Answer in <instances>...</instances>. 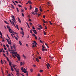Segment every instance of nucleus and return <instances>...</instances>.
Instances as JSON below:
<instances>
[{
  "mask_svg": "<svg viewBox=\"0 0 76 76\" xmlns=\"http://www.w3.org/2000/svg\"><path fill=\"white\" fill-rule=\"evenodd\" d=\"M10 22L11 23L12 25H14L15 26V27H16V26H15V24H14V22H13L12 21V20H9Z\"/></svg>",
  "mask_w": 76,
  "mask_h": 76,
  "instance_id": "7ed1b4c3",
  "label": "nucleus"
},
{
  "mask_svg": "<svg viewBox=\"0 0 76 76\" xmlns=\"http://www.w3.org/2000/svg\"><path fill=\"white\" fill-rule=\"evenodd\" d=\"M23 57H24V58H25V59H26V56H25V55H23Z\"/></svg>",
  "mask_w": 76,
  "mask_h": 76,
  "instance_id": "f3484780",
  "label": "nucleus"
},
{
  "mask_svg": "<svg viewBox=\"0 0 76 76\" xmlns=\"http://www.w3.org/2000/svg\"><path fill=\"white\" fill-rule=\"evenodd\" d=\"M9 31L10 32V33H11L12 34V33H13V32H14L13 30H12V29L11 28H9Z\"/></svg>",
  "mask_w": 76,
  "mask_h": 76,
  "instance_id": "20e7f679",
  "label": "nucleus"
},
{
  "mask_svg": "<svg viewBox=\"0 0 76 76\" xmlns=\"http://www.w3.org/2000/svg\"><path fill=\"white\" fill-rule=\"evenodd\" d=\"M22 72H24V73H26L27 71H22Z\"/></svg>",
  "mask_w": 76,
  "mask_h": 76,
  "instance_id": "b1692460",
  "label": "nucleus"
},
{
  "mask_svg": "<svg viewBox=\"0 0 76 76\" xmlns=\"http://www.w3.org/2000/svg\"><path fill=\"white\" fill-rule=\"evenodd\" d=\"M12 3H14V4L15 5V6H16V4L15 3V2H14V1H12Z\"/></svg>",
  "mask_w": 76,
  "mask_h": 76,
  "instance_id": "79ce46f5",
  "label": "nucleus"
},
{
  "mask_svg": "<svg viewBox=\"0 0 76 76\" xmlns=\"http://www.w3.org/2000/svg\"><path fill=\"white\" fill-rule=\"evenodd\" d=\"M38 12V10H35V11L34 12Z\"/></svg>",
  "mask_w": 76,
  "mask_h": 76,
  "instance_id": "5fc2aeb1",
  "label": "nucleus"
},
{
  "mask_svg": "<svg viewBox=\"0 0 76 76\" xmlns=\"http://www.w3.org/2000/svg\"><path fill=\"white\" fill-rule=\"evenodd\" d=\"M18 20L19 22H20V23H21V21H20V19H19V18H18Z\"/></svg>",
  "mask_w": 76,
  "mask_h": 76,
  "instance_id": "ddd939ff",
  "label": "nucleus"
},
{
  "mask_svg": "<svg viewBox=\"0 0 76 76\" xmlns=\"http://www.w3.org/2000/svg\"><path fill=\"white\" fill-rule=\"evenodd\" d=\"M36 60L37 62H38L39 61V59L38 58H36Z\"/></svg>",
  "mask_w": 76,
  "mask_h": 76,
  "instance_id": "aec40b11",
  "label": "nucleus"
},
{
  "mask_svg": "<svg viewBox=\"0 0 76 76\" xmlns=\"http://www.w3.org/2000/svg\"><path fill=\"white\" fill-rule=\"evenodd\" d=\"M21 12H23V10H22V9Z\"/></svg>",
  "mask_w": 76,
  "mask_h": 76,
  "instance_id": "774afa93",
  "label": "nucleus"
},
{
  "mask_svg": "<svg viewBox=\"0 0 76 76\" xmlns=\"http://www.w3.org/2000/svg\"><path fill=\"white\" fill-rule=\"evenodd\" d=\"M33 36H34V37H35V35L34 34H32Z\"/></svg>",
  "mask_w": 76,
  "mask_h": 76,
  "instance_id": "4d7b16f0",
  "label": "nucleus"
},
{
  "mask_svg": "<svg viewBox=\"0 0 76 76\" xmlns=\"http://www.w3.org/2000/svg\"><path fill=\"white\" fill-rule=\"evenodd\" d=\"M29 21H31L32 20L30 18H29Z\"/></svg>",
  "mask_w": 76,
  "mask_h": 76,
  "instance_id": "e2e57ef3",
  "label": "nucleus"
},
{
  "mask_svg": "<svg viewBox=\"0 0 76 76\" xmlns=\"http://www.w3.org/2000/svg\"><path fill=\"white\" fill-rule=\"evenodd\" d=\"M4 22L5 23H6L7 24V25H9V23L7 22V21H4Z\"/></svg>",
  "mask_w": 76,
  "mask_h": 76,
  "instance_id": "dca6fc26",
  "label": "nucleus"
},
{
  "mask_svg": "<svg viewBox=\"0 0 76 76\" xmlns=\"http://www.w3.org/2000/svg\"><path fill=\"white\" fill-rule=\"evenodd\" d=\"M19 69H15V71H16V72H17V74H19Z\"/></svg>",
  "mask_w": 76,
  "mask_h": 76,
  "instance_id": "1a4fd4ad",
  "label": "nucleus"
},
{
  "mask_svg": "<svg viewBox=\"0 0 76 76\" xmlns=\"http://www.w3.org/2000/svg\"><path fill=\"white\" fill-rule=\"evenodd\" d=\"M34 43H35V44L37 45V42H36L35 41H34Z\"/></svg>",
  "mask_w": 76,
  "mask_h": 76,
  "instance_id": "7c9ffc66",
  "label": "nucleus"
},
{
  "mask_svg": "<svg viewBox=\"0 0 76 76\" xmlns=\"http://www.w3.org/2000/svg\"><path fill=\"white\" fill-rule=\"evenodd\" d=\"M39 60H41V56H39Z\"/></svg>",
  "mask_w": 76,
  "mask_h": 76,
  "instance_id": "c9c22d12",
  "label": "nucleus"
},
{
  "mask_svg": "<svg viewBox=\"0 0 76 76\" xmlns=\"http://www.w3.org/2000/svg\"><path fill=\"white\" fill-rule=\"evenodd\" d=\"M21 28V31H23V28H22V27H20Z\"/></svg>",
  "mask_w": 76,
  "mask_h": 76,
  "instance_id": "13d9d810",
  "label": "nucleus"
},
{
  "mask_svg": "<svg viewBox=\"0 0 76 76\" xmlns=\"http://www.w3.org/2000/svg\"><path fill=\"white\" fill-rule=\"evenodd\" d=\"M26 69H25V68H24L23 69V71H26Z\"/></svg>",
  "mask_w": 76,
  "mask_h": 76,
  "instance_id": "680f3d73",
  "label": "nucleus"
},
{
  "mask_svg": "<svg viewBox=\"0 0 76 76\" xmlns=\"http://www.w3.org/2000/svg\"><path fill=\"white\" fill-rule=\"evenodd\" d=\"M12 53L13 54H15V55H17V54H17V52H12Z\"/></svg>",
  "mask_w": 76,
  "mask_h": 76,
  "instance_id": "0eeeda50",
  "label": "nucleus"
},
{
  "mask_svg": "<svg viewBox=\"0 0 76 76\" xmlns=\"http://www.w3.org/2000/svg\"><path fill=\"white\" fill-rule=\"evenodd\" d=\"M11 70L12 72H13V71H14V69H13V68H12V67H11Z\"/></svg>",
  "mask_w": 76,
  "mask_h": 76,
  "instance_id": "c85d7f7f",
  "label": "nucleus"
},
{
  "mask_svg": "<svg viewBox=\"0 0 76 76\" xmlns=\"http://www.w3.org/2000/svg\"><path fill=\"white\" fill-rule=\"evenodd\" d=\"M1 52H2V50L0 49V53Z\"/></svg>",
  "mask_w": 76,
  "mask_h": 76,
  "instance_id": "864d4df0",
  "label": "nucleus"
},
{
  "mask_svg": "<svg viewBox=\"0 0 76 76\" xmlns=\"http://www.w3.org/2000/svg\"><path fill=\"white\" fill-rule=\"evenodd\" d=\"M45 45H46V46H47V47H48V48H49V47H48V45H47V43H45Z\"/></svg>",
  "mask_w": 76,
  "mask_h": 76,
  "instance_id": "473e14b6",
  "label": "nucleus"
},
{
  "mask_svg": "<svg viewBox=\"0 0 76 76\" xmlns=\"http://www.w3.org/2000/svg\"><path fill=\"white\" fill-rule=\"evenodd\" d=\"M21 70L22 71H22H24L23 70V67H22L21 69Z\"/></svg>",
  "mask_w": 76,
  "mask_h": 76,
  "instance_id": "a878e982",
  "label": "nucleus"
},
{
  "mask_svg": "<svg viewBox=\"0 0 76 76\" xmlns=\"http://www.w3.org/2000/svg\"><path fill=\"white\" fill-rule=\"evenodd\" d=\"M30 9L31 10V9H32V7H31V5H30Z\"/></svg>",
  "mask_w": 76,
  "mask_h": 76,
  "instance_id": "ea45409f",
  "label": "nucleus"
},
{
  "mask_svg": "<svg viewBox=\"0 0 76 76\" xmlns=\"http://www.w3.org/2000/svg\"><path fill=\"white\" fill-rule=\"evenodd\" d=\"M42 20L43 22H44V23H46V22H45V20L44 19H43Z\"/></svg>",
  "mask_w": 76,
  "mask_h": 76,
  "instance_id": "a211bd4d",
  "label": "nucleus"
},
{
  "mask_svg": "<svg viewBox=\"0 0 76 76\" xmlns=\"http://www.w3.org/2000/svg\"><path fill=\"white\" fill-rule=\"evenodd\" d=\"M32 44H33V45H35V47H37V45H36V44L34 43H32Z\"/></svg>",
  "mask_w": 76,
  "mask_h": 76,
  "instance_id": "2f4dec72",
  "label": "nucleus"
},
{
  "mask_svg": "<svg viewBox=\"0 0 76 76\" xmlns=\"http://www.w3.org/2000/svg\"><path fill=\"white\" fill-rule=\"evenodd\" d=\"M46 66H47V67L48 69H49V67H50V65L48 63V64H46Z\"/></svg>",
  "mask_w": 76,
  "mask_h": 76,
  "instance_id": "423d86ee",
  "label": "nucleus"
},
{
  "mask_svg": "<svg viewBox=\"0 0 76 76\" xmlns=\"http://www.w3.org/2000/svg\"><path fill=\"white\" fill-rule=\"evenodd\" d=\"M7 76H11V75H10V74H9L8 75H7Z\"/></svg>",
  "mask_w": 76,
  "mask_h": 76,
  "instance_id": "69168bd1",
  "label": "nucleus"
},
{
  "mask_svg": "<svg viewBox=\"0 0 76 76\" xmlns=\"http://www.w3.org/2000/svg\"><path fill=\"white\" fill-rule=\"evenodd\" d=\"M35 29H31V31H33V32H34V31H35Z\"/></svg>",
  "mask_w": 76,
  "mask_h": 76,
  "instance_id": "de8ad7c7",
  "label": "nucleus"
},
{
  "mask_svg": "<svg viewBox=\"0 0 76 76\" xmlns=\"http://www.w3.org/2000/svg\"><path fill=\"white\" fill-rule=\"evenodd\" d=\"M20 65H22V64H23V62H20Z\"/></svg>",
  "mask_w": 76,
  "mask_h": 76,
  "instance_id": "a18cd8bd",
  "label": "nucleus"
},
{
  "mask_svg": "<svg viewBox=\"0 0 76 76\" xmlns=\"http://www.w3.org/2000/svg\"><path fill=\"white\" fill-rule=\"evenodd\" d=\"M21 34H22V35H24V32H23V31H22V32L21 33Z\"/></svg>",
  "mask_w": 76,
  "mask_h": 76,
  "instance_id": "bb28decb",
  "label": "nucleus"
},
{
  "mask_svg": "<svg viewBox=\"0 0 76 76\" xmlns=\"http://www.w3.org/2000/svg\"><path fill=\"white\" fill-rule=\"evenodd\" d=\"M45 28L46 29H47V27L46 26H45Z\"/></svg>",
  "mask_w": 76,
  "mask_h": 76,
  "instance_id": "0e129e2a",
  "label": "nucleus"
},
{
  "mask_svg": "<svg viewBox=\"0 0 76 76\" xmlns=\"http://www.w3.org/2000/svg\"><path fill=\"white\" fill-rule=\"evenodd\" d=\"M32 29H35V28H34V26L32 27Z\"/></svg>",
  "mask_w": 76,
  "mask_h": 76,
  "instance_id": "6e6d98bb",
  "label": "nucleus"
},
{
  "mask_svg": "<svg viewBox=\"0 0 76 76\" xmlns=\"http://www.w3.org/2000/svg\"><path fill=\"white\" fill-rule=\"evenodd\" d=\"M12 66L13 67H15V66H16L15 65H13V64H12Z\"/></svg>",
  "mask_w": 76,
  "mask_h": 76,
  "instance_id": "a19ab883",
  "label": "nucleus"
},
{
  "mask_svg": "<svg viewBox=\"0 0 76 76\" xmlns=\"http://www.w3.org/2000/svg\"><path fill=\"white\" fill-rule=\"evenodd\" d=\"M11 34H12V35H15V33H14V31H13V32H12V33Z\"/></svg>",
  "mask_w": 76,
  "mask_h": 76,
  "instance_id": "bf43d9fd",
  "label": "nucleus"
},
{
  "mask_svg": "<svg viewBox=\"0 0 76 76\" xmlns=\"http://www.w3.org/2000/svg\"><path fill=\"white\" fill-rule=\"evenodd\" d=\"M44 35H46V33H45V31H44Z\"/></svg>",
  "mask_w": 76,
  "mask_h": 76,
  "instance_id": "09e8293b",
  "label": "nucleus"
},
{
  "mask_svg": "<svg viewBox=\"0 0 76 76\" xmlns=\"http://www.w3.org/2000/svg\"><path fill=\"white\" fill-rule=\"evenodd\" d=\"M42 47L43 48H45V47L44 46H43V45H42Z\"/></svg>",
  "mask_w": 76,
  "mask_h": 76,
  "instance_id": "cd10ccee",
  "label": "nucleus"
},
{
  "mask_svg": "<svg viewBox=\"0 0 76 76\" xmlns=\"http://www.w3.org/2000/svg\"><path fill=\"white\" fill-rule=\"evenodd\" d=\"M34 34H37V31H36V30H35V31H34Z\"/></svg>",
  "mask_w": 76,
  "mask_h": 76,
  "instance_id": "2eb2a0df",
  "label": "nucleus"
},
{
  "mask_svg": "<svg viewBox=\"0 0 76 76\" xmlns=\"http://www.w3.org/2000/svg\"><path fill=\"white\" fill-rule=\"evenodd\" d=\"M30 71H31V72H32L33 71V69H31Z\"/></svg>",
  "mask_w": 76,
  "mask_h": 76,
  "instance_id": "e433bc0d",
  "label": "nucleus"
},
{
  "mask_svg": "<svg viewBox=\"0 0 76 76\" xmlns=\"http://www.w3.org/2000/svg\"><path fill=\"white\" fill-rule=\"evenodd\" d=\"M14 37H15V39H16V40H18V38L17 37H15V36H14Z\"/></svg>",
  "mask_w": 76,
  "mask_h": 76,
  "instance_id": "393cba45",
  "label": "nucleus"
},
{
  "mask_svg": "<svg viewBox=\"0 0 76 76\" xmlns=\"http://www.w3.org/2000/svg\"><path fill=\"white\" fill-rule=\"evenodd\" d=\"M45 48H42V51H45Z\"/></svg>",
  "mask_w": 76,
  "mask_h": 76,
  "instance_id": "c756f323",
  "label": "nucleus"
},
{
  "mask_svg": "<svg viewBox=\"0 0 76 76\" xmlns=\"http://www.w3.org/2000/svg\"><path fill=\"white\" fill-rule=\"evenodd\" d=\"M40 42H41V43H42H42H43L42 41H41V40H40Z\"/></svg>",
  "mask_w": 76,
  "mask_h": 76,
  "instance_id": "72a5a7b5",
  "label": "nucleus"
},
{
  "mask_svg": "<svg viewBox=\"0 0 76 76\" xmlns=\"http://www.w3.org/2000/svg\"><path fill=\"white\" fill-rule=\"evenodd\" d=\"M27 26L28 28H30V27L29 26V24H27Z\"/></svg>",
  "mask_w": 76,
  "mask_h": 76,
  "instance_id": "c03bdc74",
  "label": "nucleus"
},
{
  "mask_svg": "<svg viewBox=\"0 0 76 76\" xmlns=\"http://www.w3.org/2000/svg\"><path fill=\"white\" fill-rule=\"evenodd\" d=\"M7 58V60L8 61H9V58H8L7 57L6 58Z\"/></svg>",
  "mask_w": 76,
  "mask_h": 76,
  "instance_id": "37998d69",
  "label": "nucleus"
},
{
  "mask_svg": "<svg viewBox=\"0 0 76 76\" xmlns=\"http://www.w3.org/2000/svg\"><path fill=\"white\" fill-rule=\"evenodd\" d=\"M12 47L13 48H14V49H15V48H16V47H15V45H13V46Z\"/></svg>",
  "mask_w": 76,
  "mask_h": 76,
  "instance_id": "412c9836",
  "label": "nucleus"
},
{
  "mask_svg": "<svg viewBox=\"0 0 76 76\" xmlns=\"http://www.w3.org/2000/svg\"><path fill=\"white\" fill-rule=\"evenodd\" d=\"M28 3H29L30 4H32V2H31V1H28Z\"/></svg>",
  "mask_w": 76,
  "mask_h": 76,
  "instance_id": "4468645a",
  "label": "nucleus"
},
{
  "mask_svg": "<svg viewBox=\"0 0 76 76\" xmlns=\"http://www.w3.org/2000/svg\"><path fill=\"white\" fill-rule=\"evenodd\" d=\"M16 9H17V10L18 11V12H19V10H18V8H16Z\"/></svg>",
  "mask_w": 76,
  "mask_h": 76,
  "instance_id": "49530a36",
  "label": "nucleus"
},
{
  "mask_svg": "<svg viewBox=\"0 0 76 76\" xmlns=\"http://www.w3.org/2000/svg\"><path fill=\"white\" fill-rule=\"evenodd\" d=\"M43 18H45V15H43Z\"/></svg>",
  "mask_w": 76,
  "mask_h": 76,
  "instance_id": "338daca9",
  "label": "nucleus"
},
{
  "mask_svg": "<svg viewBox=\"0 0 76 76\" xmlns=\"http://www.w3.org/2000/svg\"><path fill=\"white\" fill-rule=\"evenodd\" d=\"M9 64L10 66H11V67H12V63H11V62L9 61Z\"/></svg>",
  "mask_w": 76,
  "mask_h": 76,
  "instance_id": "9d476101",
  "label": "nucleus"
},
{
  "mask_svg": "<svg viewBox=\"0 0 76 76\" xmlns=\"http://www.w3.org/2000/svg\"><path fill=\"white\" fill-rule=\"evenodd\" d=\"M7 42L9 44H11V41H8Z\"/></svg>",
  "mask_w": 76,
  "mask_h": 76,
  "instance_id": "f8f14e48",
  "label": "nucleus"
},
{
  "mask_svg": "<svg viewBox=\"0 0 76 76\" xmlns=\"http://www.w3.org/2000/svg\"><path fill=\"white\" fill-rule=\"evenodd\" d=\"M22 16L23 17H24V14H23V13H22Z\"/></svg>",
  "mask_w": 76,
  "mask_h": 76,
  "instance_id": "3c124183",
  "label": "nucleus"
},
{
  "mask_svg": "<svg viewBox=\"0 0 76 76\" xmlns=\"http://www.w3.org/2000/svg\"><path fill=\"white\" fill-rule=\"evenodd\" d=\"M11 18L12 19V20L14 22H15V21H16V20H15V17L13 15H12L11 16Z\"/></svg>",
  "mask_w": 76,
  "mask_h": 76,
  "instance_id": "f03ea898",
  "label": "nucleus"
},
{
  "mask_svg": "<svg viewBox=\"0 0 76 76\" xmlns=\"http://www.w3.org/2000/svg\"><path fill=\"white\" fill-rule=\"evenodd\" d=\"M15 56L16 57H17V58H18V60H19V61H20V58L19 55V54H17V55H15Z\"/></svg>",
  "mask_w": 76,
  "mask_h": 76,
  "instance_id": "f257e3e1",
  "label": "nucleus"
},
{
  "mask_svg": "<svg viewBox=\"0 0 76 76\" xmlns=\"http://www.w3.org/2000/svg\"><path fill=\"white\" fill-rule=\"evenodd\" d=\"M39 28H38V29H39V30H41V29H42V26H41V25H40L39 26Z\"/></svg>",
  "mask_w": 76,
  "mask_h": 76,
  "instance_id": "39448f33",
  "label": "nucleus"
},
{
  "mask_svg": "<svg viewBox=\"0 0 76 76\" xmlns=\"http://www.w3.org/2000/svg\"><path fill=\"white\" fill-rule=\"evenodd\" d=\"M1 63L2 64H3V61L2 60H1Z\"/></svg>",
  "mask_w": 76,
  "mask_h": 76,
  "instance_id": "5701e85b",
  "label": "nucleus"
},
{
  "mask_svg": "<svg viewBox=\"0 0 76 76\" xmlns=\"http://www.w3.org/2000/svg\"><path fill=\"white\" fill-rule=\"evenodd\" d=\"M33 66L35 67H37V66L35 65H33Z\"/></svg>",
  "mask_w": 76,
  "mask_h": 76,
  "instance_id": "603ef678",
  "label": "nucleus"
},
{
  "mask_svg": "<svg viewBox=\"0 0 76 76\" xmlns=\"http://www.w3.org/2000/svg\"><path fill=\"white\" fill-rule=\"evenodd\" d=\"M7 28L8 29H9V28H10V27H9V26H7Z\"/></svg>",
  "mask_w": 76,
  "mask_h": 76,
  "instance_id": "58836bf2",
  "label": "nucleus"
},
{
  "mask_svg": "<svg viewBox=\"0 0 76 76\" xmlns=\"http://www.w3.org/2000/svg\"><path fill=\"white\" fill-rule=\"evenodd\" d=\"M15 2L16 3H17V4H18V3H19V2L16 1H15Z\"/></svg>",
  "mask_w": 76,
  "mask_h": 76,
  "instance_id": "4c0bfd02",
  "label": "nucleus"
},
{
  "mask_svg": "<svg viewBox=\"0 0 76 76\" xmlns=\"http://www.w3.org/2000/svg\"><path fill=\"white\" fill-rule=\"evenodd\" d=\"M43 72V70H41H41H40V72Z\"/></svg>",
  "mask_w": 76,
  "mask_h": 76,
  "instance_id": "8fccbe9b",
  "label": "nucleus"
},
{
  "mask_svg": "<svg viewBox=\"0 0 76 76\" xmlns=\"http://www.w3.org/2000/svg\"><path fill=\"white\" fill-rule=\"evenodd\" d=\"M3 55L4 56V57H5L6 58H7V56H6V55H5V54H4V53H3Z\"/></svg>",
  "mask_w": 76,
  "mask_h": 76,
  "instance_id": "4be33fe9",
  "label": "nucleus"
},
{
  "mask_svg": "<svg viewBox=\"0 0 76 76\" xmlns=\"http://www.w3.org/2000/svg\"><path fill=\"white\" fill-rule=\"evenodd\" d=\"M0 35H1V38H3V39H4V38L2 37H3V35L2 34V33H1V31H0Z\"/></svg>",
  "mask_w": 76,
  "mask_h": 76,
  "instance_id": "6e6552de",
  "label": "nucleus"
},
{
  "mask_svg": "<svg viewBox=\"0 0 76 76\" xmlns=\"http://www.w3.org/2000/svg\"><path fill=\"white\" fill-rule=\"evenodd\" d=\"M19 44L20 45H22V43L20 42V41H19Z\"/></svg>",
  "mask_w": 76,
  "mask_h": 76,
  "instance_id": "6ab92c4d",
  "label": "nucleus"
},
{
  "mask_svg": "<svg viewBox=\"0 0 76 76\" xmlns=\"http://www.w3.org/2000/svg\"><path fill=\"white\" fill-rule=\"evenodd\" d=\"M41 15V13H40L38 15V16H40V15Z\"/></svg>",
  "mask_w": 76,
  "mask_h": 76,
  "instance_id": "052dcab7",
  "label": "nucleus"
},
{
  "mask_svg": "<svg viewBox=\"0 0 76 76\" xmlns=\"http://www.w3.org/2000/svg\"><path fill=\"white\" fill-rule=\"evenodd\" d=\"M11 5L12 6V8L14 9H15V7H14V6L13 5V4H11Z\"/></svg>",
  "mask_w": 76,
  "mask_h": 76,
  "instance_id": "9b49d317",
  "label": "nucleus"
},
{
  "mask_svg": "<svg viewBox=\"0 0 76 76\" xmlns=\"http://www.w3.org/2000/svg\"><path fill=\"white\" fill-rule=\"evenodd\" d=\"M16 28H17L19 30V28H18V25H16Z\"/></svg>",
  "mask_w": 76,
  "mask_h": 76,
  "instance_id": "f704fd0d",
  "label": "nucleus"
}]
</instances>
